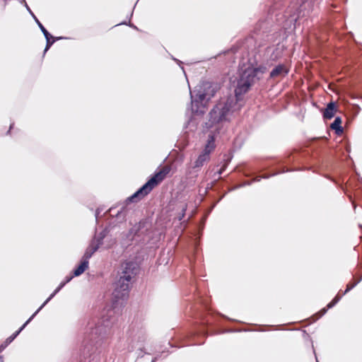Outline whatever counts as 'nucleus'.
I'll return each instance as SVG.
<instances>
[{
    "label": "nucleus",
    "mask_w": 362,
    "mask_h": 362,
    "mask_svg": "<svg viewBox=\"0 0 362 362\" xmlns=\"http://www.w3.org/2000/svg\"><path fill=\"white\" fill-rule=\"evenodd\" d=\"M226 195V194H224L223 196L221 197V198L219 199V200H221V199H223V197Z\"/></svg>",
    "instance_id": "obj_49"
},
{
    "label": "nucleus",
    "mask_w": 362,
    "mask_h": 362,
    "mask_svg": "<svg viewBox=\"0 0 362 362\" xmlns=\"http://www.w3.org/2000/svg\"><path fill=\"white\" fill-rule=\"evenodd\" d=\"M284 46L278 44L276 46H269L266 48L264 57L267 61L275 62L282 57Z\"/></svg>",
    "instance_id": "obj_7"
},
{
    "label": "nucleus",
    "mask_w": 362,
    "mask_h": 362,
    "mask_svg": "<svg viewBox=\"0 0 362 362\" xmlns=\"http://www.w3.org/2000/svg\"><path fill=\"white\" fill-rule=\"evenodd\" d=\"M337 111V106L335 103L330 102L327 103L324 112H323V117L325 119H330L334 116Z\"/></svg>",
    "instance_id": "obj_13"
},
{
    "label": "nucleus",
    "mask_w": 362,
    "mask_h": 362,
    "mask_svg": "<svg viewBox=\"0 0 362 362\" xmlns=\"http://www.w3.org/2000/svg\"><path fill=\"white\" fill-rule=\"evenodd\" d=\"M228 191H229V192H231V191H233V189H232V187H231V188H230V189H228Z\"/></svg>",
    "instance_id": "obj_50"
},
{
    "label": "nucleus",
    "mask_w": 362,
    "mask_h": 362,
    "mask_svg": "<svg viewBox=\"0 0 362 362\" xmlns=\"http://www.w3.org/2000/svg\"><path fill=\"white\" fill-rule=\"evenodd\" d=\"M245 175L246 177H251V176H252V175H253V173H247V174H245Z\"/></svg>",
    "instance_id": "obj_39"
},
{
    "label": "nucleus",
    "mask_w": 362,
    "mask_h": 362,
    "mask_svg": "<svg viewBox=\"0 0 362 362\" xmlns=\"http://www.w3.org/2000/svg\"><path fill=\"white\" fill-rule=\"evenodd\" d=\"M108 233V230L107 228L103 229L98 234H95L92 239L91 242L94 243V244H98V247H100L103 243V240L107 236Z\"/></svg>",
    "instance_id": "obj_18"
},
{
    "label": "nucleus",
    "mask_w": 362,
    "mask_h": 362,
    "mask_svg": "<svg viewBox=\"0 0 362 362\" xmlns=\"http://www.w3.org/2000/svg\"><path fill=\"white\" fill-rule=\"evenodd\" d=\"M138 3H139V1H136L135 4L134 5V7H136Z\"/></svg>",
    "instance_id": "obj_43"
},
{
    "label": "nucleus",
    "mask_w": 362,
    "mask_h": 362,
    "mask_svg": "<svg viewBox=\"0 0 362 362\" xmlns=\"http://www.w3.org/2000/svg\"><path fill=\"white\" fill-rule=\"evenodd\" d=\"M226 165L227 164H225L223 165L215 174L214 175H217L218 177V178L216 179L217 181L219 180V179H221V175L224 172V170H226Z\"/></svg>",
    "instance_id": "obj_24"
},
{
    "label": "nucleus",
    "mask_w": 362,
    "mask_h": 362,
    "mask_svg": "<svg viewBox=\"0 0 362 362\" xmlns=\"http://www.w3.org/2000/svg\"><path fill=\"white\" fill-rule=\"evenodd\" d=\"M89 261L81 258L79 264L73 270L74 276H78L81 275L88 268Z\"/></svg>",
    "instance_id": "obj_15"
},
{
    "label": "nucleus",
    "mask_w": 362,
    "mask_h": 362,
    "mask_svg": "<svg viewBox=\"0 0 362 362\" xmlns=\"http://www.w3.org/2000/svg\"><path fill=\"white\" fill-rule=\"evenodd\" d=\"M138 3H139V1H136L135 4L134 5V7H136Z\"/></svg>",
    "instance_id": "obj_44"
},
{
    "label": "nucleus",
    "mask_w": 362,
    "mask_h": 362,
    "mask_svg": "<svg viewBox=\"0 0 362 362\" xmlns=\"http://www.w3.org/2000/svg\"><path fill=\"white\" fill-rule=\"evenodd\" d=\"M33 320V316H30L28 320L14 333H13L10 337H8L6 340V343L9 345L19 334L20 333L25 329V327Z\"/></svg>",
    "instance_id": "obj_14"
},
{
    "label": "nucleus",
    "mask_w": 362,
    "mask_h": 362,
    "mask_svg": "<svg viewBox=\"0 0 362 362\" xmlns=\"http://www.w3.org/2000/svg\"><path fill=\"white\" fill-rule=\"evenodd\" d=\"M139 264L134 260L124 261L121 264L119 279L114 284L112 293L111 305L105 315L103 317L100 325L90 327L89 336L85 341L83 354L91 356L98 349L97 344L103 339V335L117 320L126 301L129 297L132 280L139 272Z\"/></svg>",
    "instance_id": "obj_1"
},
{
    "label": "nucleus",
    "mask_w": 362,
    "mask_h": 362,
    "mask_svg": "<svg viewBox=\"0 0 362 362\" xmlns=\"http://www.w3.org/2000/svg\"><path fill=\"white\" fill-rule=\"evenodd\" d=\"M132 230L136 245L143 247L148 243L147 236L150 234L151 228L146 221H140L132 227Z\"/></svg>",
    "instance_id": "obj_6"
},
{
    "label": "nucleus",
    "mask_w": 362,
    "mask_h": 362,
    "mask_svg": "<svg viewBox=\"0 0 362 362\" xmlns=\"http://www.w3.org/2000/svg\"><path fill=\"white\" fill-rule=\"evenodd\" d=\"M64 286H65V285H64V283L61 282V283L59 284V285L56 288V289H55L54 291H55L56 292L59 293V292L61 291V289H62Z\"/></svg>",
    "instance_id": "obj_29"
},
{
    "label": "nucleus",
    "mask_w": 362,
    "mask_h": 362,
    "mask_svg": "<svg viewBox=\"0 0 362 362\" xmlns=\"http://www.w3.org/2000/svg\"><path fill=\"white\" fill-rule=\"evenodd\" d=\"M267 69L265 66H259L256 68L247 67L240 74L237 81V85L235 88V95L227 98L225 103H220L217 105H228L226 107L228 112H233L239 110L243 105V95L250 89V87L257 81H259L262 75L267 71Z\"/></svg>",
    "instance_id": "obj_3"
},
{
    "label": "nucleus",
    "mask_w": 362,
    "mask_h": 362,
    "mask_svg": "<svg viewBox=\"0 0 362 362\" xmlns=\"http://www.w3.org/2000/svg\"><path fill=\"white\" fill-rule=\"evenodd\" d=\"M57 293H58L54 291L46 299V300L41 305V306L31 316H33L34 318L36 315L57 295Z\"/></svg>",
    "instance_id": "obj_21"
},
{
    "label": "nucleus",
    "mask_w": 362,
    "mask_h": 362,
    "mask_svg": "<svg viewBox=\"0 0 362 362\" xmlns=\"http://www.w3.org/2000/svg\"><path fill=\"white\" fill-rule=\"evenodd\" d=\"M342 296H340L337 294L331 302H329L327 308H322L318 313H316L314 316L315 317L314 321L320 319L321 317H322L327 311L328 309H330L333 308L341 298Z\"/></svg>",
    "instance_id": "obj_11"
},
{
    "label": "nucleus",
    "mask_w": 362,
    "mask_h": 362,
    "mask_svg": "<svg viewBox=\"0 0 362 362\" xmlns=\"http://www.w3.org/2000/svg\"><path fill=\"white\" fill-rule=\"evenodd\" d=\"M138 3H139V1H136L135 4L134 5V7H136Z\"/></svg>",
    "instance_id": "obj_45"
},
{
    "label": "nucleus",
    "mask_w": 362,
    "mask_h": 362,
    "mask_svg": "<svg viewBox=\"0 0 362 362\" xmlns=\"http://www.w3.org/2000/svg\"><path fill=\"white\" fill-rule=\"evenodd\" d=\"M18 1L20 3L23 4L24 5V6L25 7V4H27V3H26V1H25V0H18Z\"/></svg>",
    "instance_id": "obj_37"
},
{
    "label": "nucleus",
    "mask_w": 362,
    "mask_h": 362,
    "mask_svg": "<svg viewBox=\"0 0 362 362\" xmlns=\"http://www.w3.org/2000/svg\"><path fill=\"white\" fill-rule=\"evenodd\" d=\"M170 171V167L165 166L159 171L156 172L144 185L127 199L126 202L127 204L136 202L148 195L156 186L165 179Z\"/></svg>",
    "instance_id": "obj_5"
},
{
    "label": "nucleus",
    "mask_w": 362,
    "mask_h": 362,
    "mask_svg": "<svg viewBox=\"0 0 362 362\" xmlns=\"http://www.w3.org/2000/svg\"><path fill=\"white\" fill-rule=\"evenodd\" d=\"M202 332H203L204 334H208V331H207V330H206V329H204V330L202 331Z\"/></svg>",
    "instance_id": "obj_42"
},
{
    "label": "nucleus",
    "mask_w": 362,
    "mask_h": 362,
    "mask_svg": "<svg viewBox=\"0 0 362 362\" xmlns=\"http://www.w3.org/2000/svg\"><path fill=\"white\" fill-rule=\"evenodd\" d=\"M217 182V180H214L213 182H211L209 185L210 186H208L206 187V189H213V187H214V185L216 184Z\"/></svg>",
    "instance_id": "obj_32"
},
{
    "label": "nucleus",
    "mask_w": 362,
    "mask_h": 362,
    "mask_svg": "<svg viewBox=\"0 0 362 362\" xmlns=\"http://www.w3.org/2000/svg\"><path fill=\"white\" fill-rule=\"evenodd\" d=\"M240 187H241L240 184H239L238 185H235V186L233 187L232 189L235 190V189H239Z\"/></svg>",
    "instance_id": "obj_35"
},
{
    "label": "nucleus",
    "mask_w": 362,
    "mask_h": 362,
    "mask_svg": "<svg viewBox=\"0 0 362 362\" xmlns=\"http://www.w3.org/2000/svg\"><path fill=\"white\" fill-rule=\"evenodd\" d=\"M25 8L30 13V15L33 17L34 21H35L36 24L40 29L41 32L46 31V28L44 27V25L41 23V22L38 20V18L36 17V16L34 14V13L32 11L28 4H25Z\"/></svg>",
    "instance_id": "obj_19"
},
{
    "label": "nucleus",
    "mask_w": 362,
    "mask_h": 362,
    "mask_svg": "<svg viewBox=\"0 0 362 362\" xmlns=\"http://www.w3.org/2000/svg\"><path fill=\"white\" fill-rule=\"evenodd\" d=\"M134 242V235L132 228L127 232H123L121 234L120 244L124 250H127Z\"/></svg>",
    "instance_id": "obj_9"
},
{
    "label": "nucleus",
    "mask_w": 362,
    "mask_h": 362,
    "mask_svg": "<svg viewBox=\"0 0 362 362\" xmlns=\"http://www.w3.org/2000/svg\"><path fill=\"white\" fill-rule=\"evenodd\" d=\"M171 59H172L173 61H175V62H176V63H177V64L180 66V68H181V69L182 70V71H183L184 74L186 76V72H185V69H184V67H183V66H182V61H180V59H177V58L174 57L173 56H171Z\"/></svg>",
    "instance_id": "obj_25"
},
{
    "label": "nucleus",
    "mask_w": 362,
    "mask_h": 362,
    "mask_svg": "<svg viewBox=\"0 0 362 362\" xmlns=\"http://www.w3.org/2000/svg\"><path fill=\"white\" fill-rule=\"evenodd\" d=\"M219 201H220V200L218 199V201H216V203H215V204H218Z\"/></svg>",
    "instance_id": "obj_54"
},
{
    "label": "nucleus",
    "mask_w": 362,
    "mask_h": 362,
    "mask_svg": "<svg viewBox=\"0 0 362 362\" xmlns=\"http://www.w3.org/2000/svg\"><path fill=\"white\" fill-rule=\"evenodd\" d=\"M186 208H183L182 210V214H180V216H179V220H182L185 215Z\"/></svg>",
    "instance_id": "obj_33"
},
{
    "label": "nucleus",
    "mask_w": 362,
    "mask_h": 362,
    "mask_svg": "<svg viewBox=\"0 0 362 362\" xmlns=\"http://www.w3.org/2000/svg\"><path fill=\"white\" fill-rule=\"evenodd\" d=\"M128 25L134 29L138 30L137 27L131 23H129Z\"/></svg>",
    "instance_id": "obj_34"
},
{
    "label": "nucleus",
    "mask_w": 362,
    "mask_h": 362,
    "mask_svg": "<svg viewBox=\"0 0 362 362\" xmlns=\"http://www.w3.org/2000/svg\"><path fill=\"white\" fill-rule=\"evenodd\" d=\"M252 183H253V181L251 180H247V181H245L243 183L240 184V186L241 187H245V186H249V185H251Z\"/></svg>",
    "instance_id": "obj_27"
},
{
    "label": "nucleus",
    "mask_w": 362,
    "mask_h": 362,
    "mask_svg": "<svg viewBox=\"0 0 362 362\" xmlns=\"http://www.w3.org/2000/svg\"><path fill=\"white\" fill-rule=\"evenodd\" d=\"M361 280H362V275L354 284H348L346 285V290L343 292L341 296L346 294L348 292H349L351 290H352Z\"/></svg>",
    "instance_id": "obj_22"
},
{
    "label": "nucleus",
    "mask_w": 362,
    "mask_h": 362,
    "mask_svg": "<svg viewBox=\"0 0 362 362\" xmlns=\"http://www.w3.org/2000/svg\"><path fill=\"white\" fill-rule=\"evenodd\" d=\"M57 293H58L54 291L46 299V300L41 305V306L31 316H33L34 318L36 315L57 295Z\"/></svg>",
    "instance_id": "obj_20"
},
{
    "label": "nucleus",
    "mask_w": 362,
    "mask_h": 362,
    "mask_svg": "<svg viewBox=\"0 0 362 362\" xmlns=\"http://www.w3.org/2000/svg\"><path fill=\"white\" fill-rule=\"evenodd\" d=\"M138 3H139V1H136L135 4L134 5V7H136Z\"/></svg>",
    "instance_id": "obj_46"
},
{
    "label": "nucleus",
    "mask_w": 362,
    "mask_h": 362,
    "mask_svg": "<svg viewBox=\"0 0 362 362\" xmlns=\"http://www.w3.org/2000/svg\"><path fill=\"white\" fill-rule=\"evenodd\" d=\"M218 85L211 81H202L193 90H190L191 115H203L205 112L204 103L214 96Z\"/></svg>",
    "instance_id": "obj_4"
},
{
    "label": "nucleus",
    "mask_w": 362,
    "mask_h": 362,
    "mask_svg": "<svg viewBox=\"0 0 362 362\" xmlns=\"http://www.w3.org/2000/svg\"><path fill=\"white\" fill-rule=\"evenodd\" d=\"M215 206H216V204H214L212 206L211 209H212L214 207H215Z\"/></svg>",
    "instance_id": "obj_51"
},
{
    "label": "nucleus",
    "mask_w": 362,
    "mask_h": 362,
    "mask_svg": "<svg viewBox=\"0 0 362 362\" xmlns=\"http://www.w3.org/2000/svg\"><path fill=\"white\" fill-rule=\"evenodd\" d=\"M262 179V176L255 175V177L252 180V181H253V182H259Z\"/></svg>",
    "instance_id": "obj_31"
},
{
    "label": "nucleus",
    "mask_w": 362,
    "mask_h": 362,
    "mask_svg": "<svg viewBox=\"0 0 362 362\" xmlns=\"http://www.w3.org/2000/svg\"><path fill=\"white\" fill-rule=\"evenodd\" d=\"M240 330H235V329H224L218 333L223 334V333H228V332H240Z\"/></svg>",
    "instance_id": "obj_30"
},
{
    "label": "nucleus",
    "mask_w": 362,
    "mask_h": 362,
    "mask_svg": "<svg viewBox=\"0 0 362 362\" xmlns=\"http://www.w3.org/2000/svg\"><path fill=\"white\" fill-rule=\"evenodd\" d=\"M0 362H4V357H3V356H0Z\"/></svg>",
    "instance_id": "obj_41"
},
{
    "label": "nucleus",
    "mask_w": 362,
    "mask_h": 362,
    "mask_svg": "<svg viewBox=\"0 0 362 362\" xmlns=\"http://www.w3.org/2000/svg\"><path fill=\"white\" fill-rule=\"evenodd\" d=\"M289 72V69L284 64H279L271 71L269 74L270 78H275L278 77H284Z\"/></svg>",
    "instance_id": "obj_8"
},
{
    "label": "nucleus",
    "mask_w": 362,
    "mask_h": 362,
    "mask_svg": "<svg viewBox=\"0 0 362 362\" xmlns=\"http://www.w3.org/2000/svg\"><path fill=\"white\" fill-rule=\"evenodd\" d=\"M8 345L4 341L0 344V353H1Z\"/></svg>",
    "instance_id": "obj_28"
},
{
    "label": "nucleus",
    "mask_w": 362,
    "mask_h": 362,
    "mask_svg": "<svg viewBox=\"0 0 362 362\" xmlns=\"http://www.w3.org/2000/svg\"><path fill=\"white\" fill-rule=\"evenodd\" d=\"M99 214H100V211H99V209H97V210L95 211V219H96V220L98 219V216H99Z\"/></svg>",
    "instance_id": "obj_36"
},
{
    "label": "nucleus",
    "mask_w": 362,
    "mask_h": 362,
    "mask_svg": "<svg viewBox=\"0 0 362 362\" xmlns=\"http://www.w3.org/2000/svg\"><path fill=\"white\" fill-rule=\"evenodd\" d=\"M158 357H159V356H156L155 358H153L152 359L151 362H156V361L158 360Z\"/></svg>",
    "instance_id": "obj_38"
},
{
    "label": "nucleus",
    "mask_w": 362,
    "mask_h": 362,
    "mask_svg": "<svg viewBox=\"0 0 362 362\" xmlns=\"http://www.w3.org/2000/svg\"><path fill=\"white\" fill-rule=\"evenodd\" d=\"M219 201H220V200L218 199V201H216V203H215V204H218Z\"/></svg>",
    "instance_id": "obj_53"
},
{
    "label": "nucleus",
    "mask_w": 362,
    "mask_h": 362,
    "mask_svg": "<svg viewBox=\"0 0 362 362\" xmlns=\"http://www.w3.org/2000/svg\"><path fill=\"white\" fill-rule=\"evenodd\" d=\"M288 171H289V170L283 169L282 170L277 171V172H275V173H272V174H266V175H262V179H268V178H270V177H272L273 176H275V175H277L279 174H281V173H284L288 172Z\"/></svg>",
    "instance_id": "obj_23"
},
{
    "label": "nucleus",
    "mask_w": 362,
    "mask_h": 362,
    "mask_svg": "<svg viewBox=\"0 0 362 362\" xmlns=\"http://www.w3.org/2000/svg\"><path fill=\"white\" fill-rule=\"evenodd\" d=\"M115 210V207H111L110 209V213L111 214V216H114V211ZM127 207L126 206H122L120 209H119L116 213H115V218H116V220L118 223H123L126 221V216H127Z\"/></svg>",
    "instance_id": "obj_10"
},
{
    "label": "nucleus",
    "mask_w": 362,
    "mask_h": 362,
    "mask_svg": "<svg viewBox=\"0 0 362 362\" xmlns=\"http://www.w3.org/2000/svg\"><path fill=\"white\" fill-rule=\"evenodd\" d=\"M303 333H304V334L308 335V334L306 333V332H305V331H303Z\"/></svg>",
    "instance_id": "obj_52"
},
{
    "label": "nucleus",
    "mask_w": 362,
    "mask_h": 362,
    "mask_svg": "<svg viewBox=\"0 0 362 362\" xmlns=\"http://www.w3.org/2000/svg\"><path fill=\"white\" fill-rule=\"evenodd\" d=\"M13 126V124H11L10 125L9 130L8 131L7 134H8V133L10 132V131H11V129H12Z\"/></svg>",
    "instance_id": "obj_40"
},
{
    "label": "nucleus",
    "mask_w": 362,
    "mask_h": 362,
    "mask_svg": "<svg viewBox=\"0 0 362 362\" xmlns=\"http://www.w3.org/2000/svg\"><path fill=\"white\" fill-rule=\"evenodd\" d=\"M46 39V45L44 49V54L49 49L51 46L57 40L64 39L63 37H54L46 29V31L42 32Z\"/></svg>",
    "instance_id": "obj_12"
},
{
    "label": "nucleus",
    "mask_w": 362,
    "mask_h": 362,
    "mask_svg": "<svg viewBox=\"0 0 362 362\" xmlns=\"http://www.w3.org/2000/svg\"><path fill=\"white\" fill-rule=\"evenodd\" d=\"M123 24H126V23H125V22H122V23H121L117 24V25H123Z\"/></svg>",
    "instance_id": "obj_48"
},
{
    "label": "nucleus",
    "mask_w": 362,
    "mask_h": 362,
    "mask_svg": "<svg viewBox=\"0 0 362 362\" xmlns=\"http://www.w3.org/2000/svg\"><path fill=\"white\" fill-rule=\"evenodd\" d=\"M341 122V118L340 117H336L334 122L330 124V128L334 130L337 135L341 134L344 132Z\"/></svg>",
    "instance_id": "obj_17"
},
{
    "label": "nucleus",
    "mask_w": 362,
    "mask_h": 362,
    "mask_svg": "<svg viewBox=\"0 0 362 362\" xmlns=\"http://www.w3.org/2000/svg\"><path fill=\"white\" fill-rule=\"evenodd\" d=\"M315 360H317V362H318V361H317V358H315Z\"/></svg>",
    "instance_id": "obj_55"
},
{
    "label": "nucleus",
    "mask_w": 362,
    "mask_h": 362,
    "mask_svg": "<svg viewBox=\"0 0 362 362\" xmlns=\"http://www.w3.org/2000/svg\"><path fill=\"white\" fill-rule=\"evenodd\" d=\"M75 276H74V274L71 276H66L65 277V279L62 281V283H64V285L68 284Z\"/></svg>",
    "instance_id": "obj_26"
},
{
    "label": "nucleus",
    "mask_w": 362,
    "mask_h": 362,
    "mask_svg": "<svg viewBox=\"0 0 362 362\" xmlns=\"http://www.w3.org/2000/svg\"><path fill=\"white\" fill-rule=\"evenodd\" d=\"M228 105H216L209 113V119L203 124V131L208 133V139L202 152L195 160L192 169L197 173L204 163L210 160V153L214 150L215 141L226 132V122L229 121Z\"/></svg>",
    "instance_id": "obj_2"
},
{
    "label": "nucleus",
    "mask_w": 362,
    "mask_h": 362,
    "mask_svg": "<svg viewBox=\"0 0 362 362\" xmlns=\"http://www.w3.org/2000/svg\"><path fill=\"white\" fill-rule=\"evenodd\" d=\"M138 3H139V1H136L135 4L134 5V7H136Z\"/></svg>",
    "instance_id": "obj_47"
},
{
    "label": "nucleus",
    "mask_w": 362,
    "mask_h": 362,
    "mask_svg": "<svg viewBox=\"0 0 362 362\" xmlns=\"http://www.w3.org/2000/svg\"><path fill=\"white\" fill-rule=\"evenodd\" d=\"M99 249L98 244H94L90 241V245L86 248L82 259L85 260L89 261V259L93 256V255Z\"/></svg>",
    "instance_id": "obj_16"
}]
</instances>
